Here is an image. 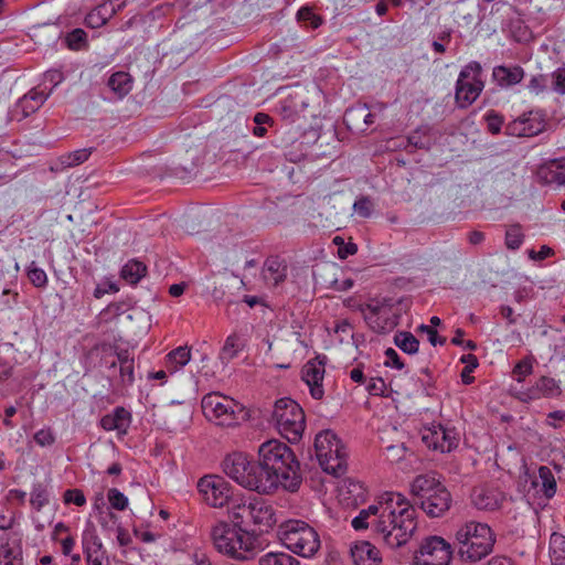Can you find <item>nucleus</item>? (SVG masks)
<instances>
[{"label": "nucleus", "instance_id": "6", "mask_svg": "<svg viewBox=\"0 0 565 565\" xmlns=\"http://www.w3.org/2000/svg\"><path fill=\"white\" fill-rule=\"evenodd\" d=\"M411 490L418 498L422 509L433 518L443 515L450 508V493L435 475L417 476Z\"/></svg>", "mask_w": 565, "mask_h": 565}, {"label": "nucleus", "instance_id": "23", "mask_svg": "<svg viewBox=\"0 0 565 565\" xmlns=\"http://www.w3.org/2000/svg\"><path fill=\"white\" fill-rule=\"evenodd\" d=\"M537 178L545 184H565V158L542 164L537 170Z\"/></svg>", "mask_w": 565, "mask_h": 565}, {"label": "nucleus", "instance_id": "1", "mask_svg": "<svg viewBox=\"0 0 565 565\" xmlns=\"http://www.w3.org/2000/svg\"><path fill=\"white\" fill-rule=\"evenodd\" d=\"M351 524L355 530L371 526L388 547L397 548L406 544L416 530V510L403 494L385 492L361 510Z\"/></svg>", "mask_w": 565, "mask_h": 565}, {"label": "nucleus", "instance_id": "48", "mask_svg": "<svg viewBox=\"0 0 565 565\" xmlns=\"http://www.w3.org/2000/svg\"><path fill=\"white\" fill-rule=\"evenodd\" d=\"M461 362L467 364L461 373V380L465 384H470L473 381L470 373L478 366V359L473 354H466L461 358Z\"/></svg>", "mask_w": 565, "mask_h": 565}, {"label": "nucleus", "instance_id": "15", "mask_svg": "<svg viewBox=\"0 0 565 565\" xmlns=\"http://www.w3.org/2000/svg\"><path fill=\"white\" fill-rule=\"evenodd\" d=\"M423 443L434 450L440 452H449L458 446L459 437L455 429L445 428L440 424H433L431 426L422 429Z\"/></svg>", "mask_w": 565, "mask_h": 565}, {"label": "nucleus", "instance_id": "40", "mask_svg": "<svg viewBox=\"0 0 565 565\" xmlns=\"http://www.w3.org/2000/svg\"><path fill=\"white\" fill-rule=\"evenodd\" d=\"M242 343L239 338L236 334H232L227 337L225 343L220 353V358L224 362H228L236 356L238 351L241 350Z\"/></svg>", "mask_w": 565, "mask_h": 565}, {"label": "nucleus", "instance_id": "24", "mask_svg": "<svg viewBox=\"0 0 565 565\" xmlns=\"http://www.w3.org/2000/svg\"><path fill=\"white\" fill-rule=\"evenodd\" d=\"M275 510L263 499H252L250 524L271 527L276 523Z\"/></svg>", "mask_w": 565, "mask_h": 565}, {"label": "nucleus", "instance_id": "25", "mask_svg": "<svg viewBox=\"0 0 565 565\" xmlns=\"http://www.w3.org/2000/svg\"><path fill=\"white\" fill-rule=\"evenodd\" d=\"M351 556L355 565H381L380 551L367 541L358 542L351 548Z\"/></svg>", "mask_w": 565, "mask_h": 565}, {"label": "nucleus", "instance_id": "59", "mask_svg": "<svg viewBox=\"0 0 565 565\" xmlns=\"http://www.w3.org/2000/svg\"><path fill=\"white\" fill-rule=\"evenodd\" d=\"M351 115H362L363 124L365 126H370L374 122V116L369 111V107L366 105H360L351 108Z\"/></svg>", "mask_w": 565, "mask_h": 565}, {"label": "nucleus", "instance_id": "26", "mask_svg": "<svg viewBox=\"0 0 565 565\" xmlns=\"http://www.w3.org/2000/svg\"><path fill=\"white\" fill-rule=\"evenodd\" d=\"M472 503L479 510H495L502 501V493L493 488H476L471 495Z\"/></svg>", "mask_w": 565, "mask_h": 565}, {"label": "nucleus", "instance_id": "41", "mask_svg": "<svg viewBox=\"0 0 565 565\" xmlns=\"http://www.w3.org/2000/svg\"><path fill=\"white\" fill-rule=\"evenodd\" d=\"M524 235L520 225H511L505 232V245L510 249H518L523 243Z\"/></svg>", "mask_w": 565, "mask_h": 565}, {"label": "nucleus", "instance_id": "45", "mask_svg": "<svg viewBox=\"0 0 565 565\" xmlns=\"http://www.w3.org/2000/svg\"><path fill=\"white\" fill-rule=\"evenodd\" d=\"M90 156L88 149H78L62 157V163L67 167H73L83 163Z\"/></svg>", "mask_w": 565, "mask_h": 565}, {"label": "nucleus", "instance_id": "49", "mask_svg": "<svg viewBox=\"0 0 565 565\" xmlns=\"http://www.w3.org/2000/svg\"><path fill=\"white\" fill-rule=\"evenodd\" d=\"M353 210L359 216L366 218L372 215L373 203L369 198L362 196L354 202Z\"/></svg>", "mask_w": 565, "mask_h": 565}, {"label": "nucleus", "instance_id": "19", "mask_svg": "<svg viewBox=\"0 0 565 565\" xmlns=\"http://www.w3.org/2000/svg\"><path fill=\"white\" fill-rule=\"evenodd\" d=\"M324 364L318 359L310 360L302 366L301 377L315 399H321L324 395Z\"/></svg>", "mask_w": 565, "mask_h": 565}, {"label": "nucleus", "instance_id": "4", "mask_svg": "<svg viewBox=\"0 0 565 565\" xmlns=\"http://www.w3.org/2000/svg\"><path fill=\"white\" fill-rule=\"evenodd\" d=\"M278 536L291 553L303 557H315L321 548L317 530L302 520H287L279 525Z\"/></svg>", "mask_w": 565, "mask_h": 565}, {"label": "nucleus", "instance_id": "58", "mask_svg": "<svg viewBox=\"0 0 565 565\" xmlns=\"http://www.w3.org/2000/svg\"><path fill=\"white\" fill-rule=\"evenodd\" d=\"M530 92L540 94L546 88V78L543 75L533 76L527 85Z\"/></svg>", "mask_w": 565, "mask_h": 565}, {"label": "nucleus", "instance_id": "52", "mask_svg": "<svg viewBox=\"0 0 565 565\" xmlns=\"http://www.w3.org/2000/svg\"><path fill=\"white\" fill-rule=\"evenodd\" d=\"M366 390L371 395L382 396L386 392V384L381 377H371L367 382Z\"/></svg>", "mask_w": 565, "mask_h": 565}, {"label": "nucleus", "instance_id": "35", "mask_svg": "<svg viewBox=\"0 0 565 565\" xmlns=\"http://www.w3.org/2000/svg\"><path fill=\"white\" fill-rule=\"evenodd\" d=\"M552 565H565V535L554 532L550 537Z\"/></svg>", "mask_w": 565, "mask_h": 565}, {"label": "nucleus", "instance_id": "51", "mask_svg": "<svg viewBox=\"0 0 565 565\" xmlns=\"http://www.w3.org/2000/svg\"><path fill=\"white\" fill-rule=\"evenodd\" d=\"M386 458L392 462H397L405 457L406 447L403 443L391 445L385 448Z\"/></svg>", "mask_w": 565, "mask_h": 565}, {"label": "nucleus", "instance_id": "34", "mask_svg": "<svg viewBox=\"0 0 565 565\" xmlns=\"http://www.w3.org/2000/svg\"><path fill=\"white\" fill-rule=\"evenodd\" d=\"M82 545L85 556L88 553L104 552L102 541L97 535V531L92 523H88L82 535Z\"/></svg>", "mask_w": 565, "mask_h": 565}, {"label": "nucleus", "instance_id": "56", "mask_svg": "<svg viewBox=\"0 0 565 565\" xmlns=\"http://www.w3.org/2000/svg\"><path fill=\"white\" fill-rule=\"evenodd\" d=\"M34 440L39 446L45 447L51 446L55 441V438L52 430L47 428L39 430L34 435Z\"/></svg>", "mask_w": 565, "mask_h": 565}, {"label": "nucleus", "instance_id": "14", "mask_svg": "<svg viewBox=\"0 0 565 565\" xmlns=\"http://www.w3.org/2000/svg\"><path fill=\"white\" fill-rule=\"evenodd\" d=\"M256 462L252 461L245 452L235 451L227 455L223 461V470L227 477L247 489L253 484V469Z\"/></svg>", "mask_w": 565, "mask_h": 565}, {"label": "nucleus", "instance_id": "11", "mask_svg": "<svg viewBox=\"0 0 565 565\" xmlns=\"http://www.w3.org/2000/svg\"><path fill=\"white\" fill-rule=\"evenodd\" d=\"M363 317L369 327L377 333H386L397 326V316L387 300H373L363 309Z\"/></svg>", "mask_w": 565, "mask_h": 565}, {"label": "nucleus", "instance_id": "44", "mask_svg": "<svg viewBox=\"0 0 565 565\" xmlns=\"http://www.w3.org/2000/svg\"><path fill=\"white\" fill-rule=\"evenodd\" d=\"M28 277L30 281L38 288L45 287L47 284V276L46 273L38 267L35 263H31L29 269H28Z\"/></svg>", "mask_w": 565, "mask_h": 565}, {"label": "nucleus", "instance_id": "8", "mask_svg": "<svg viewBox=\"0 0 565 565\" xmlns=\"http://www.w3.org/2000/svg\"><path fill=\"white\" fill-rule=\"evenodd\" d=\"M317 459L327 473L340 476L347 470V449L332 430H322L315 438Z\"/></svg>", "mask_w": 565, "mask_h": 565}, {"label": "nucleus", "instance_id": "50", "mask_svg": "<svg viewBox=\"0 0 565 565\" xmlns=\"http://www.w3.org/2000/svg\"><path fill=\"white\" fill-rule=\"evenodd\" d=\"M487 128L492 135H498L503 125V118L495 111H489L486 115Z\"/></svg>", "mask_w": 565, "mask_h": 565}, {"label": "nucleus", "instance_id": "27", "mask_svg": "<svg viewBox=\"0 0 565 565\" xmlns=\"http://www.w3.org/2000/svg\"><path fill=\"white\" fill-rule=\"evenodd\" d=\"M338 497L341 503L350 507L356 505L365 499L363 484L354 480H343L338 489Z\"/></svg>", "mask_w": 565, "mask_h": 565}, {"label": "nucleus", "instance_id": "18", "mask_svg": "<svg viewBox=\"0 0 565 565\" xmlns=\"http://www.w3.org/2000/svg\"><path fill=\"white\" fill-rule=\"evenodd\" d=\"M250 478L254 479L252 481L254 484L248 486L247 489L258 493L268 494L278 487L282 488V479L271 469L262 465L260 460H258V463H255Z\"/></svg>", "mask_w": 565, "mask_h": 565}, {"label": "nucleus", "instance_id": "9", "mask_svg": "<svg viewBox=\"0 0 565 565\" xmlns=\"http://www.w3.org/2000/svg\"><path fill=\"white\" fill-rule=\"evenodd\" d=\"M271 420L279 434L290 443L298 441L305 431V413L291 398L284 397L276 401Z\"/></svg>", "mask_w": 565, "mask_h": 565}, {"label": "nucleus", "instance_id": "57", "mask_svg": "<svg viewBox=\"0 0 565 565\" xmlns=\"http://www.w3.org/2000/svg\"><path fill=\"white\" fill-rule=\"evenodd\" d=\"M553 88L558 94H565V68H557L553 73Z\"/></svg>", "mask_w": 565, "mask_h": 565}, {"label": "nucleus", "instance_id": "63", "mask_svg": "<svg viewBox=\"0 0 565 565\" xmlns=\"http://www.w3.org/2000/svg\"><path fill=\"white\" fill-rule=\"evenodd\" d=\"M554 254L553 249L546 245H543L537 253L530 250L529 255L532 259L543 260Z\"/></svg>", "mask_w": 565, "mask_h": 565}, {"label": "nucleus", "instance_id": "46", "mask_svg": "<svg viewBox=\"0 0 565 565\" xmlns=\"http://www.w3.org/2000/svg\"><path fill=\"white\" fill-rule=\"evenodd\" d=\"M108 501L113 509L122 511L128 505V498L116 488H111L107 493Z\"/></svg>", "mask_w": 565, "mask_h": 565}, {"label": "nucleus", "instance_id": "17", "mask_svg": "<svg viewBox=\"0 0 565 565\" xmlns=\"http://www.w3.org/2000/svg\"><path fill=\"white\" fill-rule=\"evenodd\" d=\"M545 122L539 113L529 111L510 121L505 127V134L512 137H533L542 132Z\"/></svg>", "mask_w": 565, "mask_h": 565}, {"label": "nucleus", "instance_id": "20", "mask_svg": "<svg viewBox=\"0 0 565 565\" xmlns=\"http://www.w3.org/2000/svg\"><path fill=\"white\" fill-rule=\"evenodd\" d=\"M307 107V94L302 90L289 94L279 104L281 116L290 121H294L296 118L299 117H305V111Z\"/></svg>", "mask_w": 565, "mask_h": 565}, {"label": "nucleus", "instance_id": "36", "mask_svg": "<svg viewBox=\"0 0 565 565\" xmlns=\"http://www.w3.org/2000/svg\"><path fill=\"white\" fill-rule=\"evenodd\" d=\"M259 565H300V562L285 552H268L258 558Z\"/></svg>", "mask_w": 565, "mask_h": 565}, {"label": "nucleus", "instance_id": "33", "mask_svg": "<svg viewBox=\"0 0 565 565\" xmlns=\"http://www.w3.org/2000/svg\"><path fill=\"white\" fill-rule=\"evenodd\" d=\"M115 12L113 2L103 3L93 9L85 18V22L90 28H99L104 25L107 20Z\"/></svg>", "mask_w": 565, "mask_h": 565}, {"label": "nucleus", "instance_id": "30", "mask_svg": "<svg viewBox=\"0 0 565 565\" xmlns=\"http://www.w3.org/2000/svg\"><path fill=\"white\" fill-rule=\"evenodd\" d=\"M191 360V350L189 347H179L167 354L164 360L166 369L173 374L185 366Z\"/></svg>", "mask_w": 565, "mask_h": 565}, {"label": "nucleus", "instance_id": "21", "mask_svg": "<svg viewBox=\"0 0 565 565\" xmlns=\"http://www.w3.org/2000/svg\"><path fill=\"white\" fill-rule=\"evenodd\" d=\"M288 266L285 260L279 257H269L263 266L262 276L266 285L276 287L284 282L287 278Z\"/></svg>", "mask_w": 565, "mask_h": 565}, {"label": "nucleus", "instance_id": "62", "mask_svg": "<svg viewBox=\"0 0 565 565\" xmlns=\"http://www.w3.org/2000/svg\"><path fill=\"white\" fill-rule=\"evenodd\" d=\"M385 355H386V365H390V366H394L398 370L403 369L404 367V364L403 362L401 361L397 352L394 350V349H387L385 351Z\"/></svg>", "mask_w": 565, "mask_h": 565}, {"label": "nucleus", "instance_id": "5", "mask_svg": "<svg viewBox=\"0 0 565 565\" xmlns=\"http://www.w3.org/2000/svg\"><path fill=\"white\" fill-rule=\"evenodd\" d=\"M212 541L216 551L237 561H247L255 552V539L243 527L220 522L212 529Z\"/></svg>", "mask_w": 565, "mask_h": 565}, {"label": "nucleus", "instance_id": "60", "mask_svg": "<svg viewBox=\"0 0 565 565\" xmlns=\"http://www.w3.org/2000/svg\"><path fill=\"white\" fill-rule=\"evenodd\" d=\"M120 380L124 385H130L134 382V362L119 365Z\"/></svg>", "mask_w": 565, "mask_h": 565}, {"label": "nucleus", "instance_id": "31", "mask_svg": "<svg viewBox=\"0 0 565 565\" xmlns=\"http://www.w3.org/2000/svg\"><path fill=\"white\" fill-rule=\"evenodd\" d=\"M47 94L39 90H30L19 99L18 108L21 109L24 117L35 113L46 100Z\"/></svg>", "mask_w": 565, "mask_h": 565}, {"label": "nucleus", "instance_id": "10", "mask_svg": "<svg viewBox=\"0 0 565 565\" xmlns=\"http://www.w3.org/2000/svg\"><path fill=\"white\" fill-rule=\"evenodd\" d=\"M481 65L478 62H471L466 65L457 79L456 102L461 108L470 106L481 94L484 84L481 79Z\"/></svg>", "mask_w": 565, "mask_h": 565}, {"label": "nucleus", "instance_id": "7", "mask_svg": "<svg viewBox=\"0 0 565 565\" xmlns=\"http://www.w3.org/2000/svg\"><path fill=\"white\" fill-rule=\"evenodd\" d=\"M202 409L210 420L221 426H235L248 419L244 405L220 393L206 394L202 399Z\"/></svg>", "mask_w": 565, "mask_h": 565}, {"label": "nucleus", "instance_id": "42", "mask_svg": "<svg viewBox=\"0 0 565 565\" xmlns=\"http://www.w3.org/2000/svg\"><path fill=\"white\" fill-rule=\"evenodd\" d=\"M297 19L305 25L317 29L321 24V18L313 13L308 7H302L297 12Z\"/></svg>", "mask_w": 565, "mask_h": 565}, {"label": "nucleus", "instance_id": "38", "mask_svg": "<svg viewBox=\"0 0 565 565\" xmlns=\"http://www.w3.org/2000/svg\"><path fill=\"white\" fill-rule=\"evenodd\" d=\"M394 343L396 347L408 354L416 353L419 347V341L416 339V337L413 333L406 331L397 332L394 337Z\"/></svg>", "mask_w": 565, "mask_h": 565}, {"label": "nucleus", "instance_id": "22", "mask_svg": "<svg viewBox=\"0 0 565 565\" xmlns=\"http://www.w3.org/2000/svg\"><path fill=\"white\" fill-rule=\"evenodd\" d=\"M227 511L230 519L234 523L233 526L250 525L252 499L246 500L243 495L236 494L228 504Z\"/></svg>", "mask_w": 565, "mask_h": 565}, {"label": "nucleus", "instance_id": "2", "mask_svg": "<svg viewBox=\"0 0 565 565\" xmlns=\"http://www.w3.org/2000/svg\"><path fill=\"white\" fill-rule=\"evenodd\" d=\"M258 460L282 479V489L297 491L301 483L300 465L292 450L277 439L263 443L258 448Z\"/></svg>", "mask_w": 565, "mask_h": 565}, {"label": "nucleus", "instance_id": "12", "mask_svg": "<svg viewBox=\"0 0 565 565\" xmlns=\"http://www.w3.org/2000/svg\"><path fill=\"white\" fill-rule=\"evenodd\" d=\"M198 489L203 500L213 508H223L231 503L236 494L232 492V488L222 477L205 476L198 482Z\"/></svg>", "mask_w": 565, "mask_h": 565}, {"label": "nucleus", "instance_id": "3", "mask_svg": "<svg viewBox=\"0 0 565 565\" xmlns=\"http://www.w3.org/2000/svg\"><path fill=\"white\" fill-rule=\"evenodd\" d=\"M494 543L495 536L491 527L481 522H466L458 527L455 534V546L458 554L467 562H478L489 555Z\"/></svg>", "mask_w": 565, "mask_h": 565}, {"label": "nucleus", "instance_id": "55", "mask_svg": "<svg viewBox=\"0 0 565 565\" xmlns=\"http://www.w3.org/2000/svg\"><path fill=\"white\" fill-rule=\"evenodd\" d=\"M418 331L427 333L428 340L430 344L434 347H436L437 344L443 345L446 343V338L439 337L436 329H434L430 326L420 324L418 327Z\"/></svg>", "mask_w": 565, "mask_h": 565}, {"label": "nucleus", "instance_id": "32", "mask_svg": "<svg viewBox=\"0 0 565 565\" xmlns=\"http://www.w3.org/2000/svg\"><path fill=\"white\" fill-rule=\"evenodd\" d=\"M132 77L126 72H116L108 79V87L118 98L125 97L132 88Z\"/></svg>", "mask_w": 565, "mask_h": 565}, {"label": "nucleus", "instance_id": "29", "mask_svg": "<svg viewBox=\"0 0 565 565\" xmlns=\"http://www.w3.org/2000/svg\"><path fill=\"white\" fill-rule=\"evenodd\" d=\"M493 77L500 86L508 87L520 83L524 77V71L521 66L500 65L493 68Z\"/></svg>", "mask_w": 565, "mask_h": 565}, {"label": "nucleus", "instance_id": "43", "mask_svg": "<svg viewBox=\"0 0 565 565\" xmlns=\"http://www.w3.org/2000/svg\"><path fill=\"white\" fill-rule=\"evenodd\" d=\"M533 372V362L530 358H525L516 363L513 367V377L518 383H522L526 376Z\"/></svg>", "mask_w": 565, "mask_h": 565}, {"label": "nucleus", "instance_id": "47", "mask_svg": "<svg viewBox=\"0 0 565 565\" xmlns=\"http://www.w3.org/2000/svg\"><path fill=\"white\" fill-rule=\"evenodd\" d=\"M65 41L71 50H79L86 42V33L82 29H75L66 35Z\"/></svg>", "mask_w": 565, "mask_h": 565}, {"label": "nucleus", "instance_id": "39", "mask_svg": "<svg viewBox=\"0 0 565 565\" xmlns=\"http://www.w3.org/2000/svg\"><path fill=\"white\" fill-rule=\"evenodd\" d=\"M539 479L542 483L545 495L547 498H552L556 492V480L552 470L545 466L540 467Z\"/></svg>", "mask_w": 565, "mask_h": 565}, {"label": "nucleus", "instance_id": "61", "mask_svg": "<svg viewBox=\"0 0 565 565\" xmlns=\"http://www.w3.org/2000/svg\"><path fill=\"white\" fill-rule=\"evenodd\" d=\"M87 565H109V559L106 554V551L98 553H88L85 556Z\"/></svg>", "mask_w": 565, "mask_h": 565}, {"label": "nucleus", "instance_id": "53", "mask_svg": "<svg viewBox=\"0 0 565 565\" xmlns=\"http://www.w3.org/2000/svg\"><path fill=\"white\" fill-rule=\"evenodd\" d=\"M65 503H74L77 507H83L86 503V498L83 491L78 489H70L64 493Z\"/></svg>", "mask_w": 565, "mask_h": 565}, {"label": "nucleus", "instance_id": "16", "mask_svg": "<svg viewBox=\"0 0 565 565\" xmlns=\"http://www.w3.org/2000/svg\"><path fill=\"white\" fill-rule=\"evenodd\" d=\"M511 390L515 397L524 403L540 398L555 397L562 392L559 382L548 376H541L534 385L526 390H519L515 386H512Z\"/></svg>", "mask_w": 565, "mask_h": 565}, {"label": "nucleus", "instance_id": "13", "mask_svg": "<svg viewBox=\"0 0 565 565\" xmlns=\"http://www.w3.org/2000/svg\"><path fill=\"white\" fill-rule=\"evenodd\" d=\"M451 547L440 536L427 537L415 555L416 565H449L451 561Z\"/></svg>", "mask_w": 565, "mask_h": 565}, {"label": "nucleus", "instance_id": "54", "mask_svg": "<svg viewBox=\"0 0 565 565\" xmlns=\"http://www.w3.org/2000/svg\"><path fill=\"white\" fill-rule=\"evenodd\" d=\"M31 504L40 510L42 507L49 503V494L44 489L38 488L31 492Z\"/></svg>", "mask_w": 565, "mask_h": 565}, {"label": "nucleus", "instance_id": "28", "mask_svg": "<svg viewBox=\"0 0 565 565\" xmlns=\"http://www.w3.org/2000/svg\"><path fill=\"white\" fill-rule=\"evenodd\" d=\"M130 424V414L124 407H117L113 414L105 415L100 425L105 430H117L119 434H126Z\"/></svg>", "mask_w": 565, "mask_h": 565}, {"label": "nucleus", "instance_id": "37", "mask_svg": "<svg viewBox=\"0 0 565 565\" xmlns=\"http://www.w3.org/2000/svg\"><path fill=\"white\" fill-rule=\"evenodd\" d=\"M146 271L147 267L143 263L129 260L121 269V277L127 282L135 285L146 275Z\"/></svg>", "mask_w": 565, "mask_h": 565}, {"label": "nucleus", "instance_id": "64", "mask_svg": "<svg viewBox=\"0 0 565 565\" xmlns=\"http://www.w3.org/2000/svg\"><path fill=\"white\" fill-rule=\"evenodd\" d=\"M358 250V247L353 243H344L342 246L338 249V255L340 258L344 259L351 255H354Z\"/></svg>", "mask_w": 565, "mask_h": 565}]
</instances>
